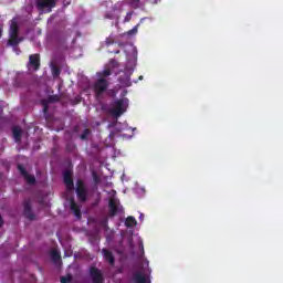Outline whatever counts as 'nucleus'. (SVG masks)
Here are the masks:
<instances>
[{"label":"nucleus","instance_id":"obj_16","mask_svg":"<svg viewBox=\"0 0 283 283\" xmlns=\"http://www.w3.org/2000/svg\"><path fill=\"white\" fill-rule=\"evenodd\" d=\"M12 134L15 143H21V136L23 135V130L19 126H14L12 128Z\"/></svg>","mask_w":283,"mask_h":283},{"label":"nucleus","instance_id":"obj_13","mask_svg":"<svg viewBox=\"0 0 283 283\" xmlns=\"http://www.w3.org/2000/svg\"><path fill=\"white\" fill-rule=\"evenodd\" d=\"M133 282H135V283H149V281L147 280V276H145V274H143L142 272H135L133 274Z\"/></svg>","mask_w":283,"mask_h":283},{"label":"nucleus","instance_id":"obj_6","mask_svg":"<svg viewBox=\"0 0 283 283\" xmlns=\"http://www.w3.org/2000/svg\"><path fill=\"white\" fill-rule=\"evenodd\" d=\"M35 6L38 10H49L52 11V8H56V0H36Z\"/></svg>","mask_w":283,"mask_h":283},{"label":"nucleus","instance_id":"obj_29","mask_svg":"<svg viewBox=\"0 0 283 283\" xmlns=\"http://www.w3.org/2000/svg\"><path fill=\"white\" fill-rule=\"evenodd\" d=\"M103 76L107 77V76H112V71L111 70H104L103 71Z\"/></svg>","mask_w":283,"mask_h":283},{"label":"nucleus","instance_id":"obj_1","mask_svg":"<svg viewBox=\"0 0 283 283\" xmlns=\"http://www.w3.org/2000/svg\"><path fill=\"white\" fill-rule=\"evenodd\" d=\"M127 112V99L122 98L115 101L114 107L111 109L112 116L120 118Z\"/></svg>","mask_w":283,"mask_h":283},{"label":"nucleus","instance_id":"obj_37","mask_svg":"<svg viewBox=\"0 0 283 283\" xmlns=\"http://www.w3.org/2000/svg\"><path fill=\"white\" fill-rule=\"evenodd\" d=\"M109 136H111V137L113 136V135H112V133H111V135H109Z\"/></svg>","mask_w":283,"mask_h":283},{"label":"nucleus","instance_id":"obj_12","mask_svg":"<svg viewBox=\"0 0 283 283\" xmlns=\"http://www.w3.org/2000/svg\"><path fill=\"white\" fill-rule=\"evenodd\" d=\"M9 36H19V23L17 20H11Z\"/></svg>","mask_w":283,"mask_h":283},{"label":"nucleus","instance_id":"obj_3","mask_svg":"<svg viewBox=\"0 0 283 283\" xmlns=\"http://www.w3.org/2000/svg\"><path fill=\"white\" fill-rule=\"evenodd\" d=\"M108 209V218H115L116 214L123 213L124 211L123 206L116 199H109Z\"/></svg>","mask_w":283,"mask_h":283},{"label":"nucleus","instance_id":"obj_5","mask_svg":"<svg viewBox=\"0 0 283 283\" xmlns=\"http://www.w3.org/2000/svg\"><path fill=\"white\" fill-rule=\"evenodd\" d=\"M107 87H109V83H107V80L99 78L94 84V92L96 96H101L107 91Z\"/></svg>","mask_w":283,"mask_h":283},{"label":"nucleus","instance_id":"obj_17","mask_svg":"<svg viewBox=\"0 0 283 283\" xmlns=\"http://www.w3.org/2000/svg\"><path fill=\"white\" fill-rule=\"evenodd\" d=\"M136 224H138V222L136 221V218H134L132 216L126 218L125 227H127L128 229H132V228L136 227Z\"/></svg>","mask_w":283,"mask_h":283},{"label":"nucleus","instance_id":"obj_22","mask_svg":"<svg viewBox=\"0 0 283 283\" xmlns=\"http://www.w3.org/2000/svg\"><path fill=\"white\" fill-rule=\"evenodd\" d=\"M52 74L54 78H57V76H61V69H59V66H53Z\"/></svg>","mask_w":283,"mask_h":283},{"label":"nucleus","instance_id":"obj_4","mask_svg":"<svg viewBox=\"0 0 283 283\" xmlns=\"http://www.w3.org/2000/svg\"><path fill=\"white\" fill-rule=\"evenodd\" d=\"M27 67L33 72H39L41 70V55L39 53L29 55Z\"/></svg>","mask_w":283,"mask_h":283},{"label":"nucleus","instance_id":"obj_34","mask_svg":"<svg viewBox=\"0 0 283 283\" xmlns=\"http://www.w3.org/2000/svg\"><path fill=\"white\" fill-rule=\"evenodd\" d=\"M129 71H130V72H134V67H130Z\"/></svg>","mask_w":283,"mask_h":283},{"label":"nucleus","instance_id":"obj_32","mask_svg":"<svg viewBox=\"0 0 283 283\" xmlns=\"http://www.w3.org/2000/svg\"><path fill=\"white\" fill-rule=\"evenodd\" d=\"M125 72H129V67L128 66L125 67Z\"/></svg>","mask_w":283,"mask_h":283},{"label":"nucleus","instance_id":"obj_11","mask_svg":"<svg viewBox=\"0 0 283 283\" xmlns=\"http://www.w3.org/2000/svg\"><path fill=\"white\" fill-rule=\"evenodd\" d=\"M70 205H71V211H73L74 216L77 217L78 220H81L82 218L81 207H78V203H76L74 198L70 200Z\"/></svg>","mask_w":283,"mask_h":283},{"label":"nucleus","instance_id":"obj_19","mask_svg":"<svg viewBox=\"0 0 283 283\" xmlns=\"http://www.w3.org/2000/svg\"><path fill=\"white\" fill-rule=\"evenodd\" d=\"M59 101H61V96L59 95H50L45 102L49 103V104H52V103H59Z\"/></svg>","mask_w":283,"mask_h":283},{"label":"nucleus","instance_id":"obj_2","mask_svg":"<svg viewBox=\"0 0 283 283\" xmlns=\"http://www.w3.org/2000/svg\"><path fill=\"white\" fill-rule=\"evenodd\" d=\"M76 196L80 202H87V188L83 179L76 181Z\"/></svg>","mask_w":283,"mask_h":283},{"label":"nucleus","instance_id":"obj_18","mask_svg":"<svg viewBox=\"0 0 283 283\" xmlns=\"http://www.w3.org/2000/svg\"><path fill=\"white\" fill-rule=\"evenodd\" d=\"M51 260L54 264H57V262L61 260V253H59L56 250H53L51 252Z\"/></svg>","mask_w":283,"mask_h":283},{"label":"nucleus","instance_id":"obj_8","mask_svg":"<svg viewBox=\"0 0 283 283\" xmlns=\"http://www.w3.org/2000/svg\"><path fill=\"white\" fill-rule=\"evenodd\" d=\"M90 275L93 283H103L105 279L103 277V272L98 270L96 266L90 268Z\"/></svg>","mask_w":283,"mask_h":283},{"label":"nucleus","instance_id":"obj_14","mask_svg":"<svg viewBox=\"0 0 283 283\" xmlns=\"http://www.w3.org/2000/svg\"><path fill=\"white\" fill-rule=\"evenodd\" d=\"M24 217L28 220H34V212H32V206L30 205V202L24 203Z\"/></svg>","mask_w":283,"mask_h":283},{"label":"nucleus","instance_id":"obj_15","mask_svg":"<svg viewBox=\"0 0 283 283\" xmlns=\"http://www.w3.org/2000/svg\"><path fill=\"white\" fill-rule=\"evenodd\" d=\"M23 41V38H19V35H9L8 45L11 48H17Z\"/></svg>","mask_w":283,"mask_h":283},{"label":"nucleus","instance_id":"obj_33","mask_svg":"<svg viewBox=\"0 0 283 283\" xmlns=\"http://www.w3.org/2000/svg\"><path fill=\"white\" fill-rule=\"evenodd\" d=\"M115 54H120V51H116Z\"/></svg>","mask_w":283,"mask_h":283},{"label":"nucleus","instance_id":"obj_35","mask_svg":"<svg viewBox=\"0 0 283 283\" xmlns=\"http://www.w3.org/2000/svg\"><path fill=\"white\" fill-rule=\"evenodd\" d=\"M139 81H143V75L139 76Z\"/></svg>","mask_w":283,"mask_h":283},{"label":"nucleus","instance_id":"obj_23","mask_svg":"<svg viewBox=\"0 0 283 283\" xmlns=\"http://www.w3.org/2000/svg\"><path fill=\"white\" fill-rule=\"evenodd\" d=\"M42 107H43V113L48 114L49 109H50V104L49 102H46L45 99L41 101Z\"/></svg>","mask_w":283,"mask_h":283},{"label":"nucleus","instance_id":"obj_24","mask_svg":"<svg viewBox=\"0 0 283 283\" xmlns=\"http://www.w3.org/2000/svg\"><path fill=\"white\" fill-rule=\"evenodd\" d=\"M99 224H101V227H103V229H106V230L109 229V227H108L109 220H108L107 218L102 219V220L99 221Z\"/></svg>","mask_w":283,"mask_h":283},{"label":"nucleus","instance_id":"obj_21","mask_svg":"<svg viewBox=\"0 0 283 283\" xmlns=\"http://www.w3.org/2000/svg\"><path fill=\"white\" fill-rule=\"evenodd\" d=\"M90 134H92V130H90V128H85L80 136L81 140H87V136H90Z\"/></svg>","mask_w":283,"mask_h":283},{"label":"nucleus","instance_id":"obj_36","mask_svg":"<svg viewBox=\"0 0 283 283\" xmlns=\"http://www.w3.org/2000/svg\"><path fill=\"white\" fill-rule=\"evenodd\" d=\"M0 112H3V108H2V107H0Z\"/></svg>","mask_w":283,"mask_h":283},{"label":"nucleus","instance_id":"obj_31","mask_svg":"<svg viewBox=\"0 0 283 283\" xmlns=\"http://www.w3.org/2000/svg\"><path fill=\"white\" fill-rule=\"evenodd\" d=\"M2 34H3V30L0 29V39H1Z\"/></svg>","mask_w":283,"mask_h":283},{"label":"nucleus","instance_id":"obj_20","mask_svg":"<svg viewBox=\"0 0 283 283\" xmlns=\"http://www.w3.org/2000/svg\"><path fill=\"white\" fill-rule=\"evenodd\" d=\"M114 43H116V39H114L112 35L106 38V40L104 41V44L106 45V48H109V45H114Z\"/></svg>","mask_w":283,"mask_h":283},{"label":"nucleus","instance_id":"obj_26","mask_svg":"<svg viewBox=\"0 0 283 283\" xmlns=\"http://www.w3.org/2000/svg\"><path fill=\"white\" fill-rule=\"evenodd\" d=\"M138 33V25H135L133 29H130L127 34L129 36H132L133 34H137Z\"/></svg>","mask_w":283,"mask_h":283},{"label":"nucleus","instance_id":"obj_25","mask_svg":"<svg viewBox=\"0 0 283 283\" xmlns=\"http://www.w3.org/2000/svg\"><path fill=\"white\" fill-rule=\"evenodd\" d=\"M60 282L61 283H70V282H72V275L61 276Z\"/></svg>","mask_w":283,"mask_h":283},{"label":"nucleus","instance_id":"obj_27","mask_svg":"<svg viewBox=\"0 0 283 283\" xmlns=\"http://www.w3.org/2000/svg\"><path fill=\"white\" fill-rule=\"evenodd\" d=\"M133 13L128 12L124 18V23H129L132 21Z\"/></svg>","mask_w":283,"mask_h":283},{"label":"nucleus","instance_id":"obj_7","mask_svg":"<svg viewBox=\"0 0 283 283\" xmlns=\"http://www.w3.org/2000/svg\"><path fill=\"white\" fill-rule=\"evenodd\" d=\"M18 171H20V175L24 178L27 185H36V177L30 175L23 165H18Z\"/></svg>","mask_w":283,"mask_h":283},{"label":"nucleus","instance_id":"obj_10","mask_svg":"<svg viewBox=\"0 0 283 283\" xmlns=\"http://www.w3.org/2000/svg\"><path fill=\"white\" fill-rule=\"evenodd\" d=\"M102 253H103L104 260H106V262H108L111 266H114V264H116V259L114 258V253H112V251L104 248L102 250Z\"/></svg>","mask_w":283,"mask_h":283},{"label":"nucleus","instance_id":"obj_30","mask_svg":"<svg viewBox=\"0 0 283 283\" xmlns=\"http://www.w3.org/2000/svg\"><path fill=\"white\" fill-rule=\"evenodd\" d=\"M0 227H3V218L0 214Z\"/></svg>","mask_w":283,"mask_h":283},{"label":"nucleus","instance_id":"obj_28","mask_svg":"<svg viewBox=\"0 0 283 283\" xmlns=\"http://www.w3.org/2000/svg\"><path fill=\"white\" fill-rule=\"evenodd\" d=\"M93 180L96 185H98V182H101V178L98 177V175H96V172H93Z\"/></svg>","mask_w":283,"mask_h":283},{"label":"nucleus","instance_id":"obj_9","mask_svg":"<svg viewBox=\"0 0 283 283\" xmlns=\"http://www.w3.org/2000/svg\"><path fill=\"white\" fill-rule=\"evenodd\" d=\"M64 185L66 186L67 191L74 190V179L72 178V171L66 170L63 175Z\"/></svg>","mask_w":283,"mask_h":283}]
</instances>
